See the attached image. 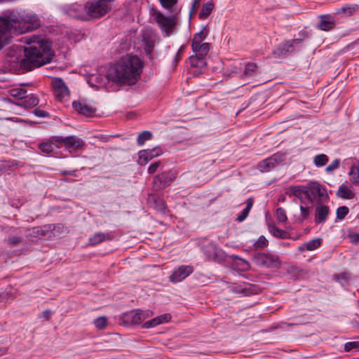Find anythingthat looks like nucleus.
Masks as SVG:
<instances>
[{
    "instance_id": "aec40b11",
    "label": "nucleus",
    "mask_w": 359,
    "mask_h": 359,
    "mask_svg": "<svg viewBox=\"0 0 359 359\" xmlns=\"http://www.w3.org/2000/svg\"><path fill=\"white\" fill-rule=\"evenodd\" d=\"M124 321L133 325L142 323L140 309L133 310L126 313L124 316Z\"/></svg>"
},
{
    "instance_id": "7ed1b4c3",
    "label": "nucleus",
    "mask_w": 359,
    "mask_h": 359,
    "mask_svg": "<svg viewBox=\"0 0 359 359\" xmlns=\"http://www.w3.org/2000/svg\"><path fill=\"white\" fill-rule=\"evenodd\" d=\"M143 63L136 55H127L111 65L106 77L112 82L120 84H135L140 76Z\"/></svg>"
},
{
    "instance_id": "c756f323",
    "label": "nucleus",
    "mask_w": 359,
    "mask_h": 359,
    "mask_svg": "<svg viewBox=\"0 0 359 359\" xmlns=\"http://www.w3.org/2000/svg\"><path fill=\"white\" fill-rule=\"evenodd\" d=\"M197 47H192L193 51L199 56H206L210 50L209 43H202L197 44Z\"/></svg>"
},
{
    "instance_id": "1a4fd4ad",
    "label": "nucleus",
    "mask_w": 359,
    "mask_h": 359,
    "mask_svg": "<svg viewBox=\"0 0 359 359\" xmlns=\"http://www.w3.org/2000/svg\"><path fill=\"white\" fill-rule=\"evenodd\" d=\"M285 159V154L283 153H276L271 156L262 161L258 164V168L262 172H266L271 168H274L277 164L283 161Z\"/></svg>"
},
{
    "instance_id": "5fc2aeb1",
    "label": "nucleus",
    "mask_w": 359,
    "mask_h": 359,
    "mask_svg": "<svg viewBox=\"0 0 359 359\" xmlns=\"http://www.w3.org/2000/svg\"><path fill=\"white\" fill-rule=\"evenodd\" d=\"M52 311L50 310H46L44 311H43V316L46 319V320H49L51 315H52Z\"/></svg>"
},
{
    "instance_id": "4c0bfd02",
    "label": "nucleus",
    "mask_w": 359,
    "mask_h": 359,
    "mask_svg": "<svg viewBox=\"0 0 359 359\" xmlns=\"http://www.w3.org/2000/svg\"><path fill=\"white\" fill-rule=\"evenodd\" d=\"M257 65L255 63H248L245 65L243 71V75L246 77H250L255 74L257 71Z\"/></svg>"
},
{
    "instance_id": "9d476101",
    "label": "nucleus",
    "mask_w": 359,
    "mask_h": 359,
    "mask_svg": "<svg viewBox=\"0 0 359 359\" xmlns=\"http://www.w3.org/2000/svg\"><path fill=\"white\" fill-rule=\"evenodd\" d=\"M194 271L191 266L182 265L177 269H175L169 277V280L171 283H179L184 280Z\"/></svg>"
},
{
    "instance_id": "2eb2a0df",
    "label": "nucleus",
    "mask_w": 359,
    "mask_h": 359,
    "mask_svg": "<svg viewBox=\"0 0 359 359\" xmlns=\"http://www.w3.org/2000/svg\"><path fill=\"white\" fill-rule=\"evenodd\" d=\"M171 315L170 313H165L154 318L151 320H147L142 325V328L149 329L154 327L161 324L168 323L171 320Z\"/></svg>"
},
{
    "instance_id": "4d7b16f0",
    "label": "nucleus",
    "mask_w": 359,
    "mask_h": 359,
    "mask_svg": "<svg viewBox=\"0 0 359 359\" xmlns=\"http://www.w3.org/2000/svg\"><path fill=\"white\" fill-rule=\"evenodd\" d=\"M305 246H306V243H304L302 245L299 247V250L301 251V252H303V251L306 250V248Z\"/></svg>"
},
{
    "instance_id": "393cba45",
    "label": "nucleus",
    "mask_w": 359,
    "mask_h": 359,
    "mask_svg": "<svg viewBox=\"0 0 359 359\" xmlns=\"http://www.w3.org/2000/svg\"><path fill=\"white\" fill-rule=\"evenodd\" d=\"M254 203V200L252 198H248L246 201V206L241 211V212L238 215L236 220L239 222L244 221L249 215L250 211L251 210L252 205Z\"/></svg>"
},
{
    "instance_id": "6e6552de",
    "label": "nucleus",
    "mask_w": 359,
    "mask_h": 359,
    "mask_svg": "<svg viewBox=\"0 0 359 359\" xmlns=\"http://www.w3.org/2000/svg\"><path fill=\"white\" fill-rule=\"evenodd\" d=\"M156 20L166 36L170 35L176 24L175 18L166 17L159 12L156 14Z\"/></svg>"
},
{
    "instance_id": "6e6d98bb",
    "label": "nucleus",
    "mask_w": 359,
    "mask_h": 359,
    "mask_svg": "<svg viewBox=\"0 0 359 359\" xmlns=\"http://www.w3.org/2000/svg\"><path fill=\"white\" fill-rule=\"evenodd\" d=\"M75 171H67V170H64L62 171V174L63 175H75L74 174Z\"/></svg>"
},
{
    "instance_id": "bb28decb",
    "label": "nucleus",
    "mask_w": 359,
    "mask_h": 359,
    "mask_svg": "<svg viewBox=\"0 0 359 359\" xmlns=\"http://www.w3.org/2000/svg\"><path fill=\"white\" fill-rule=\"evenodd\" d=\"M38 104V97L34 95H31V96L28 97L27 99H25L18 103V105L24 108H32L36 107Z\"/></svg>"
},
{
    "instance_id": "79ce46f5",
    "label": "nucleus",
    "mask_w": 359,
    "mask_h": 359,
    "mask_svg": "<svg viewBox=\"0 0 359 359\" xmlns=\"http://www.w3.org/2000/svg\"><path fill=\"white\" fill-rule=\"evenodd\" d=\"M93 323L97 329L103 330L107 325V318L104 316L99 317L94 320Z\"/></svg>"
},
{
    "instance_id": "3c124183",
    "label": "nucleus",
    "mask_w": 359,
    "mask_h": 359,
    "mask_svg": "<svg viewBox=\"0 0 359 359\" xmlns=\"http://www.w3.org/2000/svg\"><path fill=\"white\" fill-rule=\"evenodd\" d=\"M184 51V48L183 46L180 47L176 54V56L175 58V62L177 63L180 60L182 55L183 54Z\"/></svg>"
},
{
    "instance_id": "4468645a",
    "label": "nucleus",
    "mask_w": 359,
    "mask_h": 359,
    "mask_svg": "<svg viewBox=\"0 0 359 359\" xmlns=\"http://www.w3.org/2000/svg\"><path fill=\"white\" fill-rule=\"evenodd\" d=\"M72 107L78 113L86 116H93L96 112L95 107L83 100L74 101Z\"/></svg>"
},
{
    "instance_id": "37998d69",
    "label": "nucleus",
    "mask_w": 359,
    "mask_h": 359,
    "mask_svg": "<svg viewBox=\"0 0 359 359\" xmlns=\"http://www.w3.org/2000/svg\"><path fill=\"white\" fill-rule=\"evenodd\" d=\"M349 209L346 206H341L337 209L336 215L337 218L341 220L348 214Z\"/></svg>"
},
{
    "instance_id": "412c9836",
    "label": "nucleus",
    "mask_w": 359,
    "mask_h": 359,
    "mask_svg": "<svg viewBox=\"0 0 359 359\" xmlns=\"http://www.w3.org/2000/svg\"><path fill=\"white\" fill-rule=\"evenodd\" d=\"M202 250L208 259H215L217 256V248L215 244L212 242L203 245Z\"/></svg>"
},
{
    "instance_id": "473e14b6",
    "label": "nucleus",
    "mask_w": 359,
    "mask_h": 359,
    "mask_svg": "<svg viewBox=\"0 0 359 359\" xmlns=\"http://www.w3.org/2000/svg\"><path fill=\"white\" fill-rule=\"evenodd\" d=\"M329 161L328 156L325 154H318L313 158V163L317 167L325 165Z\"/></svg>"
},
{
    "instance_id": "c85d7f7f",
    "label": "nucleus",
    "mask_w": 359,
    "mask_h": 359,
    "mask_svg": "<svg viewBox=\"0 0 359 359\" xmlns=\"http://www.w3.org/2000/svg\"><path fill=\"white\" fill-rule=\"evenodd\" d=\"M269 230L271 234L277 238H287L289 237V233L287 231L278 228L274 224H269Z\"/></svg>"
},
{
    "instance_id": "b1692460",
    "label": "nucleus",
    "mask_w": 359,
    "mask_h": 359,
    "mask_svg": "<svg viewBox=\"0 0 359 359\" xmlns=\"http://www.w3.org/2000/svg\"><path fill=\"white\" fill-rule=\"evenodd\" d=\"M56 142L53 140V137L45 142H43L39 144V149L40 151L45 154H51L55 149V143Z\"/></svg>"
},
{
    "instance_id": "f704fd0d",
    "label": "nucleus",
    "mask_w": 359,
    "mask_h": 359,
    "mask_svg": "<svg viewBox=\"0 0 359 359\" xmlns=\"http://www.w3.org/2000/svg\"><path fill=\"white\" fill-rule=\"evenodd\" d=\"M151 137L152 133L149 131L144 130L138 135L137 139V144L142 146L146 141L151 140Z\"/></svg>"
},
{
    "instance_id": "a19ab883",
    "label": "nucleus",
    "mask_w": 359,
    "mask_h": 359,
    "mask_svg": "<svg viewBox=\"0 0 359 359\" xmlns=\"http://www.w3.org/2000/svg\"><path fill=\"white\" fill-rule=\"evenodd\" d=\"M22 241V237L10 234L7 239V243L11 246H16Z\"/></svg>"
},
{
    "instance_id": "dca6fc26",
    "label": "nucleus",
    "mask_w": 359,
    "mask_h": 359,
    "mask_svg": "<svg viewBox=\"0 0 359 359\" xmlns=\"http://www.w3.org/2000/svg\"><path fill=\"white\" fill-rule=\"evenodd\" d=\"M318 205L315 211V222L316 224L324 223L327 220L330 208L327 205Z\"/></svg>"
},
{
    "instance_id": "6ab92c4d",
    "label": "nucleus",
    "mask_w": 359,
    "mask_h": 359,
    "mask_svg": "<svg viewBox=\"0 0 359 359\" xmlns=\"http://www.w3.org/2000/svg\"><path fill=\"white\" fill-rule=\"evenodd\" d=\"M113 238V236L110 233H104L102 232H97L94 233L89 238V243L92 245H96L106 240L110 241Z\"/></svg>"
},
{
    "instance_id": "2f4dec72",
    "label": "nucleus",
    "mask_w": 359,
    "mask_h": 359,
    "mask_svg": "<svg viewBox=\"0 0 359 359\" xmlns=\"http://www.w3.org/2000/svg\"><path fill=\"white\" fill-rule=\"evenodd\" d=\"M9 93L11 96L22 100L26 97L27 91L22 88H15L11 89Z\"/></svg>"
},
{
    "instance_id": "de8ad7c7",
    "label": "nucleus",
    "mask_w": 359,
    "mask_h": 359,
    "mask_svg": "<svg viewBox=\"0 0 359 359\" xmlns=\"http://www.w3.org/2000/svg\"><path fill=\"white\" fill-rule=\"evenodd\" d=\"M153 314H154V313L151 310L147 309V310L143 311V310L140 309V315L141 317L142 323L147 318L151 317L153 316Z\"/></svg>"
},
{
    "instance_id": "5701e85b",
    "label": "nucleus",
    "mask_w": 359,
    "mask_h": 359,
    "mask_svg": "<svg viewBox=\"0 0 359 359\" xmlns=\"http://www.w3.org/2000/svg\"><path fill=\"white\" fill-rule=\"evenodd\" d=\"M215 5L212 1H209L204 4L202 6V9L198 14V17L201 20H206L210 13L214 10Z\"/></svg>"
},
{
    "instance_id": "0eeeda50",
    "label": "nucleus",
    "mask_w": 359,
    "mask_h": 359,
    "mask_svg": "<svg viewBox=\"0 0 359 359\" xmlns=\"http://www.w3.org/2000/svg\"><path fill=\"white\" fill-rule=\"evenodd\" d=\"M53 140L57 143L64 144L67 147L74 150L81 149L85 144L83 140L76 136H53Z\"/></svg>"
},
{
    "instance_id": "58836bf2",
    "label": "nucleus",
    "mask_w": 359,
    "mask_h": 359,
    "mask_svg": "<svg viewBox=\"0 0 359 359\" xmlns=\"http://www.w3.org/2000/svg\"><path fill=\"white\" fill-rule=\"evenodd\" d=\"M311 209L312 206H304L303 205H300L301 215L299 220L301 222H303L309 217Z\"/></svg>"
},
{
    "instance_id": "864d4df0",
    "label": "nucleus",
    "mask_w": 359,
    "mask_h": 359,
    "mask_svg": "<svg viewBox=\"0 0 359 359\" xmlns=\"http://www.w3.org/2000/svg\"><path fill=\"white\" fill-rule=\"evenodd\" d=\"M241 266L242 267V269L243 271H245V270H248L249 268H250V264L248 262H246L245 260L244 259H241Z\"/></svg>"
},
{
    "instance_id": "f03ea898",
    "label": "nucleus",
    "mask_w": 359,
    "mask_h": 359,
    "mask_svg": "<svg viewBox=\"0 0 359 359\" xmlns=\"http://www.w3.org/2000/svg\"><path fill=\"white\" fill-rule=\"evenodd\" d=\"M40 25L36 15L25 12L12 11L6 17H0V50L9 43L12 33L22 34L32 31Z\"/></svg>"
},
{
    "instance_id": "ea45409f",
    "label": "nucleus",
    "mask_w": 359,
    "mask_h": 359,
    "mask_svg": "<svg viewBox=\"0 0 359 359\" xmlns=\"http://www.w3.org/2000/svg\"><path fill=\"white\" fill-rule=\"evenodd\" d=\"M276 217L279 222L282 224L286 223L287 217L286 215V211L283 208H278L276 210Z\"/></svg>"
},
{
    "instance_id": "f257e3e1",
    "label": "nucleus",
    "mask_w": 359,
    "mask_h": 359,
    "mask_svg": "<svg viewBox=\"0 0 359 359\" xmlns=\"http://www.w3.org/2000/svg\"><path fill=\"white\" fill-rule=\"evenodd\" d=\"M27 46H20L24 57L20 61V67L24 71H30L49 63L53 57L48 41L39 36H26L20 39Z\"/></svg>"
},
{
    "instance_id": "a18cd8bd",
    "label": "nucleus",
    "mask_w": 359,
    "mask_h": 359,
    "mask_svg": "<svg viewBox=\"0 0 359 359\" xmlns=\"http://www.w3.org/2000/svg\"><path fill=\"white\" fill-rule=\"evenodd\" d=\"M159 1L163 8L170 9L177 3L178 0H159Z\"/></svg>"
},
{
    "instance_id": "9b49d317",
    "label": "nucleus",
    "mask_w": 359,
    "mask_h": 359,
    "mask_svg": "<svg viewBox=\"0 0 359 359\" xmlns=\"http://www.w3.org/2000/svg\"><path fill=\"white\" fill-rule=\"evenodd\" d=\"M54 95L59 100H62L69 95V91L63 80L60 78H55L52 81Z\"/></svg>"
},
{
    "instance_id": "423d86ee",
    "label": "nucleus",
    "mask_w": 359,
    "mask_h": 359,
    "mask_svg": "<svg viewBox=\"0 0 359 359\" xmlns=\"http://www.w3.org/2000/svg\"><path fill=\"white\" fill-rule=\"evenodd\" d=\"M176 177V174L172 171L162 172L154 177L153 184L158 189H163L170 186Z\"/></svg>"
},
{
    "instance_id": "8fccbe9b",
    "label": "nucleus",
    "mask_w": 359,
    "mask_h": 359,
    "mask_svg": "<svg viewBox=\"0 0 359 359\" xmlns=\"http://www.w3.org/2000/svg\"><path fill=\"white\" fill-rule=\"evenodd\" d=\"M34 114L38 117H48L49 114L43 110L36 109L34 111Z\"/></svg>"
},
{
    "instance_id": "cd10ccee",
    "label": "nucleus",
    "mask_w": 359,
    "mask_h": 359,
    "mask_svg": "<svg viewBox=\"0 0 359 359\" xmlns=\"http://www.w3.org/2000/svg\"><path fill=\"white\" fill-rule=\"evenodd\" d=\"M337 196L344 199H352L355 197L354 192L344 184L339 187Z\"/></svg>"
},
{
    "instance_id": "c03bdc74",
    "label": "nucleus",
    "mask_w": 359,
    "mask_h": 359,
    "mask_svg": "<svg viewBox=\"0 0 359 359\" xmlns=\"http://www.w3.org/2000/svg\"><path fill=\"white\" fill-rule=\"evenodd\" d=\"M358 349H359V341H358L346 342L344 344V351L346 352H350L351 351L358 350Z\"/></svg>"
},
{
    "instance_id": "e433bc0d",
    "label": "nucleus",
    "mask_w": 359,
    "mask_h": 359,
    "mask_svg": "<svg viewBox=\"0 0 359 359\" xmlns=\"http://www.w3.org/2000/svg\"><path fill=\"white\" fill-rule=\"evenodd\" d=\"M349 175L351 177V181L353 184H356L359 180V167L356 165H353L351 167L349 171Z\"/></svg>"
},
{
    "instance_id": "20e7f679",
    "label": "nucleus",
    "mask_w": 359,
    "mask_h": 359,
    "mask_svg": "<svg viewBox=\"0 0 359 359\" xmlns=\"http://www.w3.org/2000/svg\"><path fill=\"white\" fill-rule=\"evenodd\" d=\"M306 197L310 203L322 204L329 199V196L325 187L317 182H311L306 185Z\"/></svg>"
},
{
    "instance_id": "39448f33",
    "label": "nucleus",
    "mask_w": 359,
    "mask_h": 359,
    "mask_svg": "<svg viewBox=\"0 0 359 359\" xmlns=\"http://www.w3.org/2000/svg\"><path fill=\"white\" fill-rule=\"evenodd\" d=\"M253 260L257 265L266 268H279L280 266L278 257L271 253H257Z\"/></svg>"
},
{
    "instance_id": "09e8293b",
    "label": "nucleus",
    "mask_w": 359,
    "mask_h": 359,
    "mask_svg": "<svg viewBox=\"0 0 359 359\" xmlns=\"http://www.w3.org/2000/svg\"><path fill=\"white\" fill-rule=\"evenodd\" d=\"M160 164H161L160 161H156V162L151 163L148 168V172L149 174L154 173L157 170Z\"/></svg>"
},
{
    "instance_id": "ddd939ff",
    "label": "nucleus",
    "mask_w": 359,
    "mask_h": 359,
    "mask_svg": "<svg viewBox=\"0 0 359 359\" xmlns=\"http://www.w3.org/2000/svg\"><path fill=\"white\" fill-rule=\"evenodd\" d=\"M163 154L161 147H157L151 149L142 150L139 152V161L141 164H146L152 158L159 156Z\"/></svg>"
},
{
    "instance_id": "f3484780",
    "label": "nucleus",
    "mask_w": 359,
    "mask_h": 359,
    "mask_svg": "<svg viewBox=\"0 0 359 359\" xmlns=\"http://www.w3.org/2000/svg\"><path fill=\"white\" fill-rule=\"evenodd\" d=\"M306 186L304 185H294L290 186L287 191V194L294 196L298 198L301 203L303 204L305 203V198L304 195L306 196Z\"/></svg>"
},
{
    "instance_id": "4be33fe9",
    "label": "nucleus",
    "mask_w": 359,
    "mask_h": 359,
    "mask_svg": "<svg viewBox=\"0 0 359 359\" xmlns=\"http://www.w3.org/2000/svg\"><path fill=\"white\" fill-rule=\"evenodd\" d=\"M209 33V30L207 28V26H204L202 29L195 34L194 35L193 41H192V47H197V44L202 43L203 41L207 37Z\"/></svg>"
},
{
    "instance_id": "c9c22d12",
    "label": "nucleus",
    "mask_w": 359,
    "mask_h": 359,
    "mask_svg": "<svg viewBox=\"0 0 359 359\" xmlns=\"http://www.w3.org/2000/svg\"><path fill=\"white\" fill-rule=\"evenodd\" d=\"M322 243L321 238H314L306 243V250L312 251L318 248Z\"/></svg>"
},
{
    "instance_id": "603ef678",
    "label": "nucleus",
    "mask_w": 359,
    "mask_h": 359,
    "mask_svg": "<svg viewBox=\"0 0 359 359\" xmlns=\"http://www.w3.org/2000/svg\"><path fill=\"white\" fill-rule=\"evenodd\" d=\"M201 0H194L192 3L191 12H196L199 8Z\"/></svg>"
},
{
    "instance_id": "72a5a7b5",
    "label": "nucleus",
    "mask_w": 359,
    "mask_h": 359,
    "mask_svg": "<svg viewBox=\"0 0 359 359\" xmlns=\"http://www.w3.org/2000/svg\"><path fill=\"white\" fill-rule=\"evenodd\" d=\"M268 245V240L264 236H260L258 238V239L254 243L253 249L255 250H262L266 247Z\"/></svg>"
},
{
    "instance_id": "49530a36",
    "label": "nucleus",
    "mask_w": 359,
    "mask_h": 359,
    "mask_svg": "<svg viewBox=\"0 0 359 359\" xmlns=\"http://www.w3.org/2000/svg\"><path fill=\"white\" fill-rule=\"evenodd\" d=\"M339 165H340V160L335 159L329 165L327 166L325 170L327 172H331L333 170L337 169L339 167Z\"/></svg>"
},
{
    "instance_id": "13d9d810",
    "label": "nucleus",
    "mask_w": 359,
    "mask_h": 359,
    "mask_svg": "<svg viewBox=\"0 0 359 359\" xmlns=\"http://www.w3.org/2000/svg\"><path fill=\"white\" fill-rule=\"evenodd\" d=\"M355 324L357 325H359V316H355Z\"/></svg>"
},
{
    "instance_id": "a878e982",
    "label": "nucleus",
    "mask_w": 359,
    "mask_h": 359,
    "mask_svg": "<svg viewBox=\"0 0 359 359\" xmlns=\"http://www.w3.org/2000/svg\"><path fill=\"white\" fill-rule=\"evenodd\" d=\"M358 8L357 4H346L336 11L337 14H344L346 16H350L354 14Z\"/></svg>"
},
{
    "instance_id": "a211bd4d",
    "label": "nucleus",
    "mask_w": 359,
    "mask_h": 359,
    "mask_svg": "<svg viewBox=\"0 0 359 359\" xmlns=\"http://www.w3.org/2000/svg\"><path fill=\"white\" fill-rule=\"evenodd\" d=\"M320 21L318 25V27L323 31H330L336 25V21L334 18L329 15H323L320 16Z\"/></svg>"
},
{
    "instance_id": "f8f14e48",
    "label": "nucleus",
    "mask_w": 359,
    "mask_h": 359,
    "mask_svg": "<svg viewBox=\"0 0 359 359\" xmlns=\"http://www.w3.org/2000/svg\"><path fill=\"white\" fill-rule=\"evenodd\" d=\"M302 39L285 41L280 43L276 50H273V54L280 57V55L292 53L294 50V44H299L302 43Z\"/></svg>"
},
{
    "instance_id": "7c9ffc66",
    "label": "nucleus",
    "mask_w": 359,
    "mask_h": 359,
    "mask_svg": "<svg viewBox=\"0 0 359 359\" xmlns=\"http://www.w3.org/2000/svg\"><path fill=\"white\" fill-rule=\"evenodd\" d=\"M205 56H199L196 55L189 57L191 66L196 67L198 68H203L206 65V62L204 59Z\"/></svg>"
}]
</instances>
